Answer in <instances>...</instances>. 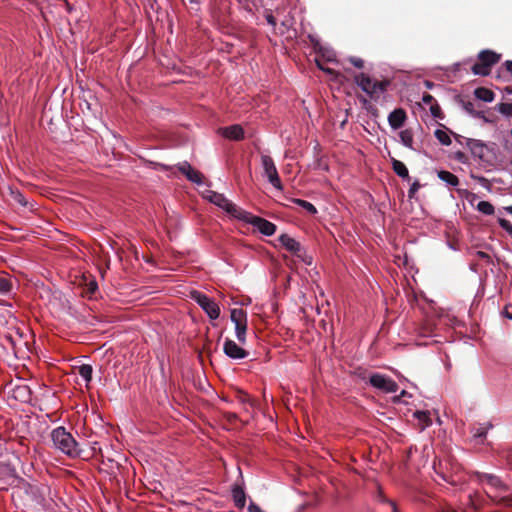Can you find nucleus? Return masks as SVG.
Here are the masks:
<instances>
[{
    "label": "nucleus",
    "mask_w": 512,
    "mask_h": 512,
    "mask_svg": "<svg viewBox=\"0 0 512 512\" xmlns=\"http://www.w3.org/2000/svg\"><path fill=\"white\" fill-rule=\"evenodd\" d=\"M51 440L56 449L69 457L81 454L78 442L64 426H58L51 431Z\"/></svg>",
    "instance_id": "1"
},
{
    "label": "nucleus",
    "mask_w": 512,
    "mask_h": 512,
    "mask_svg": "<svg viewBox=\"0 0 512 512\" xmlns=\"http://www.w3.org/2000/svg\"><path fill=\"white\" fill-rule=\"evenodd\" d=\"M204 198L237 220L243 211L242 208L238 207L222 193L213 190H206Z\"/></svg>",
    "instance_id": "2"
},
{
    "label": "nucleus",
    "mask_w": 512,
    "mask_h": 512,
    "mask_svg": "<svg viewBox=\"0 0 512 512\" xmlns=\"http://www.w3.org/2000/svg\"><path fill=\"white\" fill-rule=\"evenodd\" d=\"M238 220L253 226L259 233L264 236H273L277 230V226L273 222H270L263 217L253 215L252 213L245 210L242 211Z\"/></svg>",
    "instance_id": "3"
},
{
    "label": "nucleus",
    "mask_w": 512,
    "mask_h": 512,
    "mask_svg": "<svg viewBox=\"0 0 512 512\" xmlns=\"http://www.w3.org/2000/svg\"><path fill=\"white\" fill-rule=\"evenodd\" d=\"M191 299L206 313L210 320H217L221 310L214 299L203 292L193 290L190 293Z\"/></svg>",
    "instance_id": "4"
},
{
    "label": "nucleus",
    "mask_w": 512,
    "mask_h": 512,
    "mask_svg": "<svg viewBox=\"0 0 512 512\" xmlns=\"http://www.w3.org/2000/svg\"><path fill=\"white\" fill-rule=\"evenodd\" d=\"M368 383L384 393H395L398 390V384L390 376L378 372L369 376Z\"/></svg>",
    "instance_id": "5"
},
{
    "label": "nucleus",
    "mask_w": 512,
    "mask_h": 512,
    "mask_svg": "<svg viewBox=\"0 0 512 512\" xmlns=\"http://www.w3.org/2000/svg\"><path fill=\"white\" fill-rule=\"evenodd\" d=\"M261 164L264 170V176L268 182L277 190H283V185L275 166L274 160L268 155L261 156Z\"/></svg>",
    "instance_id": "6"
},
{
    "label": "nucleus",
    "mask_w": 512,
    "mask_h": 512,
    "mask_svg": "<svg viewBox=\"0 0 512 512\" xmlns=\"http://www.w3.org/2000/svg\"><path fill=\"white\" fill-rule=\"evenodd\" d=\"M473 475L480 485L486 484L491 489H493L495 491H499V492L507 490L506 483L499 476H497L495 474L475 471L473 473Z\"/></svg>",
    "instance_id": "7"
},
{
    "label": "nucleus",
    "mask_w": 512,
    "mask_h": 512,
    "mask_svg": "<svg viewBox=\"0 0 512 512\" xmlns=\"http://www.w3.org/2000/svg\"><path fill=\"white\" fill-rule=\"evenodd\" d=\"M239 479L231 486V495L235 506L243 509L246 505L247 494L245 492L244 478L241 469L238 467Z\"/></svg>",
    "instance_id": "8"
},
{
    "label": "nucleus",
    "mask_w": 512,
    "mask_h": 512,
    "mask_svg": "<svg viewBox=\"0 0 512 512\" xmlns=\"http://www.w3.org/2000/svg\"><path fill=\"white\" fill-rule=\"evenodd\" d=\"M224 354L233 360H242L248 357L249 352L238 345L235 341L226 338L223 344Z\"/></svg>",
    "instance_id": "9"
},
{
    "label": "nucleus",
    "mask_w": 512,
    "mask_h": 512,
    "mask_svg": "<svg viewBox=\"0 0 512 512\" xmlns=\"http://www.w3.org/2000/svg\"><path fill=\"white\" fill-rule=\"evenodd\" d=\"M178 170L186 177V179L196 185L203 184V175L194 169L187 161L178 164Z\"/></svg>",
    "instance_id": "10"
},
{
    "label": "nucleus",
    "mask_w": 512,
    "mask_h": 512,
    "mask_svg": "<svg viewBox=\"0 0 512 512\" xmlns=\"http://www.w3.org/2000/svg\"><path fill=\"white\" fill-rule=\"evenodd\" d=\"M219 134L224 138L233 141H240L245 137V131L239 124H233L227 127H221L218 130Z\"/></svg>",
    "instance_id": "11"
},
{
    "label": "nucleus",
    "mask_w": 512,
    "mask_h": 512,
    "mask_svg": "<svg viewBox=\"0 0 512 512\" xmlns=\"http://www.w3.org/2000/svg\"><path fill=\"white\" fill-rule=\"evenodd\" d=\"M278 241L288 252L292 253L294 256H300V252H302L303 247L296 239L286 233H283L278 237Z\"/></svg>",
    "instance_id": "12"
},
{
    "label": "nucleus",
    "mask_w": 512,
    "mask_h": 512,
    "mask_svg": "<svg viewBox=\"0 0 512 512\" xmlns=\"http://www.w3.org/2000/svg\"><path fill=\"white\" fill-rule=\"evenodd\" d=\"M407 120L406 111L403 108H395L388 115V123L392 130L402 128Z\"/></svg>",
    "instance_id": "13"
},
{
    "label": "nucleus",
    "mask_w": 512,
    "mask_h": 512,
    "mask_svg": "<svg viewBox=\"0 0 512 512\" xmlns=\"http://www.w3.org/2000/svg\"><path fill=\"white\" fill-rule=\"evenodd\" d=\"M477 59L485 66L492 68L500 61L501 54L491 49H483L478 53Z\"/></svg>",
    "instance_id": "14"
},
{
    "label": "nucleus",
    "mask_w": 512,
    "mask_h": 512,
    "mask_svg": "<svg viewBox=\"0 0 512 512\" xmlns=\"http://www.w3.org/2000/svg\"><path fill=\"white\" fill-rule=\"evenodd\" d=\"M376 500L382 507L383 512H402L399 504L388 498L382 491H379L376 495Z\"/></svg>",
    "instance_id": "15"
},
{
    "label": "nucleus",
    "mask_w": 512,
    "mask_h": 512,
    "mask_svg": "<svg viewBox=\"0 0 512 512\" xmlns=\"http://www.w3.org/2000/svg\"><path fill=\"white\" fill-rule=\"evenodd\" d=\"M466 147L470 150L473 157L482 160L484 158L485 142L478 139H466Z\"/></svg>",
    "instance_id": "16"
},
{
    "label": "nucleus",
    "mask_w": 512,
    "mask_h": 512,
    "mask_svg": "<svg viewBox=\"0 0 512 512\" xmlns=\"http://www.w3.org/2000/svg\"><path fill=\"white\" fill-rule=\"evenodd\" d=\"M11 393H12V397L15 400L20 401L22 403L29 402L31 399V396H32V391H31L30 387L26 384L16 385L12 389Z\"/></svg>",
    "instance_id": "17"
},
{
    "label": "nucleus",
    "mask_w": 512,
    "mask_h": 512,
    "mask_svg": "<svg viewBox=\"0 0 512 512\" xmlns=\"http://www.w3.org/2000/svg\"><path fill=\"white\" fill-rule=\"evenodd\" d=\"M308 39L316 52L321 53L328 61L333 60L334 52L330 48L324 47L317 36L309 34Z\"/></svg>",
    "instance_id": "18"
},
{
    "label": "nucleus",
    "mask_w": 512,
    "mask_h": 512,
    "mask_svg": "<svg viewBox=\"0 0 512 512\" xmlns=\"http://www.w3.org/2000/svg\"><path fill=\"white\" fill-rule=\"evenodd\" d=\"M437 177L445 183L448 187H458L460 180L459 178L453 174L452 172L444 169H436L435 170Z\"/></svg>",
    "instance_id": "19"
},
{
    "label": "nucleus",
    "mask_w": 512,
    "mask_h": 512,
    "mask_svg": "<svg viewBox=\"0 0 512 512\" xmlns=\"http://www.w3.org/2000/svg\"><path fill=\"white\" fill-rule=\"evenodd\" d=\"M390 82L386 79L381 81H373L371 83L370 93L368 96L372 99L377 101L380 97L381 93H385L387 91V88L389 86Z\"/></svg>",
    "instance_id": "20"
},
{
    "label": "nucleus",
    "mask_w": 512,
    "mask_h": 512,
    "mask_svg": "<svg viewBox=\"0 0 512 512\" xmlns=\"http://www.w3.org/2000/svg\"><path fill=\"white\" fill-rule=\"evenodd\" d=\"M391 165H392V169H393L394 173L398 177H400L403 181L410 182L411 177L409 175L408 168L404 162H402L398 159H395V158H391Z\"/></svg>",
    "instance_id": "21"
},
{
    "label": "nucleus",
    "mask_w": 512,
    "mask_h": 512,
    "mask_svg": "<svg viewBox=\"0 0 512 512\" xmlns=\"http://www.w3.org/2000/svg\"><path fill=\"white\" fill-rule=\"evenodd\" d=\"M354 82L356 85L367 95L370 93L371 83L372 79L368 74L365 73H359L354 77Z\"/></svg>",
    "instance_id": "22"
},
{
    "label": "nucleus",
    "mask_w": 512,
    "mask_h": 512,
    "mask_svg": "<svg viewBox=\"0 0 512 512\" xmlns=\"http://www.w3.org/2000/svg\"><path fill=\"white\" fill-rule=\"evenodd\" d=\"M474 96L476 99L483 101L485 103H491L494 101L495 93L486 87H477L474 92Z\"/></svg>",
    "instance_id": "23"
},
{
    "label": "nucleus",
    "mask_w": 512,
    "mask_h": 512,
    "mask_svg": "<svg viewBox=\"0 0 512 512\" xmlns=\"http://www.w3.org/2000/svg\"><path fill=\"white\" fill-rule=\"evenodd\" d=\"M492 428L493 425L490 422L478 424L471 428V433L474 438L479 439L482 442L486 438L488 431Z\"/></svg>",
    "instance_id": "24"
},
{
    "label": "nucleus",
    "mask_w": 512,
    "mask_h": 512,
    "mask_svg": "<svg viewBox=\"0 0 512 512\" xmlns=\"http://www.w3.org/2000/svg\"><path fill=\"white\" fill-rule=\"evenodd\" d=\"M452 131L449 130L447 127L443 128H437L434 131L435 138L444 146H449L452 143L451 135Z\"/></svg>",
    "instance_id": "25"
},
{
    "label": "nucleus",
    "mask_w": 512,
    "mask_h": 512,
    "mask_svg": "<svg viewBox=\"0 0 512 512\" xmlns=\"http://www.w3.org/2000/svg\"><path fill=\"white\" fill-rule=\"evenodd\" d=\"M10 196L16 203H18L22 207H26L29 208V210H33L34 204L28 201L21 191L10 189Z\"/></svg>",
    "instance_id": "26"
},
{
    "label": "nucleus",
    "mask_w": 512,
    "mask_h": 512,
    "mask_svg": "<svg viewBox=\"0 0 512 512\" xmlns=\"http://www.w3.org/2000/svg\"><path fill=\"white\" fill-rule=\"evenodd\" d=\"M399 138L400 143L405 146L406 148H409L411 150H414L413 144H414V138H413V132L411 129H404L399 132Z\"/></svg>",
    "instance_id": "27"
},
{
    "label": "nucleus",
    "mask_w": 512,
    "mask_h": 512,
    "mask_svg": "<svg viewBox=\"0 0 512 512\" xmlns=\"http://www.w3.org/2000/svg\"><path fill=\"white\" fill-rule=\"evenodd\" d=\"M290 201L304 209L310 215H316L318 213L315 205L309 201L300 198H291Z\"/></svg>",
    "instance_id": "28"
},
{
    "label": "nucleus",
    "mask_w": 512,
    "mask_h": 512,
    "mask_svg": "<svg viewBox=\"0 0 512 512\" xmlns=\"http://www.w3.org/2000/svg\"><path fill=\"white\" fill-rule=\"evenodd\" d=\"M78 374L88 385L93 379V367L90 364H81L78 367Z\"/></svg>",
    "instance_id": "29"
},
{
    "label": "nucleus",
    "mask_w": 512,
    "mask_h": 512,
    "mask_svg": "<svg viewBox=\"0 0 512 512\" xmlns=\"http://www.w3.org/2000/svg\"><path fill=\"white\" fill-rule=\"evenodd\" d=\"M414 418L418 419L422 423V430L429 427L432 424L430 412L426 410H416L413 413Z\"/></svg>",
    "instance_id": "30"
},
{
    "label": "nucleus",
    "mask_w": 512,
    "mask_h": 512,
    "mask_svg": "<svg viewBox=\"0 0 512 512\" xmlns=\"http://www.w3.org/2000/svg\"><path fill=\"white\" fill-rule=\"evenodd\" d=\"M235 327V336L237 338V340L242 343V344H245L246 343V332H247V319H245V321H242L241 323H236V325H234Z\"/></svg>",
    "instance_id": "31"
},
{
    "label": "nucleus",
    "mask_w": 512,
    "mask_h": 512,
    "mask_svg": "<svg viewBox=\"0 0 512 512\" xmlns=\"http://www.w3.org/2000/svg\"><path fill=\"white\" fill-rule=\"evenodd\" d=\"M247 319V312L243 309L233 308L230 310V320L236 325V323H241Z\"/></svg>",
    "instance_id": "32"
},
{
    "label": "nucleus",
    "mask_w": 512,
    "mask_h": 512,
    "mask_svg": "<svg viewBox=\"0 0 512 512\" xmlns=\"http://www.w3.org/2000/svg\"><path fill=\"white\" fill-rule=\"evenodd\" d=\"M471 71L474 75L486 77L490 74L491 68L485 66L482 62L478 60L472 67Z\"/></svg>",
    "instance_id": "33"
},
{
    "label": "nucleus",
    "mask_w": 512,
    "mask_h": 512,
    "mask_svg": "<svg viewBox=\"0 0 512 512\" xmlns=\"http://www.w3.org/2000/svg\"><path fill=\"white\" fill-rule=\"evenodd\" d=\"M476 209L487 216L493 215L495 212L494 206L489 202L485 200H481L477 203Z\"/></svg>",
    "instance_id": "34"
},
{
    "label": "nucleus",
    "mask_w": 512,
    "mask_h": 512,
    "mask_svg": "<svg viewBox=\"0 0 512 512\" xmlns=\"http://www.w3.org/2000/svg\"><path fill=\"white\" fill-rule=\"evenodd\" d=\"M454 100L470 116L473 115L475 109H474V104L471 101H465L461 95H456L454 97Z\"/></svg>",
    "instance_id": "35"
},
{
    "label": "nucleus",
    "mask_w": 512,
    "mask_h": 512,
    "mask_svg": "<svg viewBox=\"0 0 512 512\" xmlns=\"http://www.w3.org/2000/svg\"><path fill=\"white\" fill-rule=\"evenodd\" d=\"M13 290V283L7 277H0V294L3 296H9Z\"/></svg>",
    "instance_id": "36"
},
{
    "label": "nucleus",
    "mask_w": 512,
    "mask_h": 512,
    "mask_svg": "<svg viewBox=\"0 0 512 512\" xmlns=\"http://www.w3.org/2000/svg\"><path fill=\"white\" fill-rule=\"evenodd\" d=\"M495 110L506 118L512 117V103L500 102L495 106Z\"/></svg>",
    "instance_id": "37"
},
{
    "label": "nucleus",
    "mask_w": 512,
    "mask_h": 512,
    "mask_svg": "<svg viewBox=\"0 0 512 512\" xmlns=\"http://www.w3.org/2000/svg\"><path fill=\"white\" fill-rule=\"evenodd\" d=\"M470 178L477 181L487 191H489V192L491 191L490 181L487 178H485L484 176L477 175V174L471 172Z\"/></svg>",
    "instance_id": "38"
},
{
    "label": "nucleus",
    "mask_w": 512,
    "mask_h": 512,
    "mask_svg": "<svg viewBox=\"0 0 512 512\" xmlns=\"http://www.w3.org/2000/svg\"><path fill=\"white\" fill-rule=\"evenodd\" d=\"M98 290V284L95 279H91L85 284L84 292L90 297Z\"/></svg>",
    "instance_id": "39"
},
{
    "label": "nucleus",
    "mask_w": 512,
    "mask_h": 512,
    "mask_svg": "<svg viewBox=\"0 0 512 512\" xmlns=\"http://www.w3.org/2000/svg\"><path fill=\"white\" fill-rule=\"evenodd\" d=\"M430 113L434 119H440V120L444 119V114L442 112L440 105L437 103V101L430 106Z\"/></svg>",
    "instance_id": "40"
},
{
    "label": "nucleus",
    "mask_w": 512,
    "mask_h": 512,
    "mask_svg": "<svg viewBox=\"0 0 512 512\" xmlns=\"http://www.w3.org/2000/svg\"><path fill=\"white\" fill-rule=\"evenodd\" d=\"M497 221H498L499 226L503 230H505L512 238V223L504 217H498Z\"/></svg>",
    "instance_id": "41"
},
{
    "label": "nucleus",
    "mask_w": 512,
    "mask_h": 512,
    "mask_svg": "<svg viewBox=\"0 0 512 512\" xmlns=\"http://www.w3.org/2000/svg\"><path fill=\"white\" fill-rule=\"evenodd\" d=\"M421 188V184L420 182L415 179L410 187H409V190H408V198L411 200V199H414L415 198V195L416 193L418 192V190Z\"/></svg>",
    "instance_id": "42"
},
{
    "label": "nucleus",
    "mask_w": 512,
    "mask_h": 512,
    "mask_svg": "<svg viewBox=\"0 0 512 512\" xmlns=\"http://www.w3.org/2000/svg\"><path fill=\"white\" fill-rule=\"evenodd\" d=\"M456 192L461 199L470 200V198H477V195L468 191L467 189L457 188Z\"/></svg>",
    "instance_id": "43"
},
{
    "label": "nucleus",
    "mask_w": 512,
    "mask_h": 512,
    "mask_svg": "<svg viewBox=\"0 0 512 512\" xmlns=\"http://www.w3.org/2000/svg\"><path fill=\"white\" fill-rule=\"evenodd\" d=\"M348 61L356 68L358 69H362L364 68V60L359 58V57H356V56H350L348 58Z\"/></svg>",
    "instance_id": "44"
},
{
    "label": "nucleus",
    "mask_w": 512,
    "mask_h": 512,
    "mask_svg": "<svg viewBox=\"0 0 512 512\" xmlns=\"http://www.w3.org/2000/svg\"><path fill=\"white\" fill-rule=\"evenodd\" d=\"M453 157L455 160H457L458 162L462 163V164H466L467 161H468V158L466 156V154L462 151H455L453 153Z\"/></svg>",
    "instance_id": "45"
},
{
    "label": "nucleus",
    "mask_w": 512,
    "mask_h": 512,
    "mask_svg": "<svg viewBox=\"0 0 512 512\" xmlns=\"http://www.w3.org/2000/svg\"><path fill=\"white\" fill-rule=\"evenodd\" d=\"M297 257L306 265H311L313 262L312 256L308 255L304 249L300 252V256Z\"/></svg>",
    "instance_id": "46"
},
{
    "label": "nucleus",
    "mask_w": 512,
    "mask_h": 512,
    "mask_svg": "<svg viewBox=\"0 0 512 512\" xmlns=\"http://www.w3.org/2000/svg\"><path fill=\"white\" fill-rule=\"evenodd\" d=\"M421 100L424 104L430 106L436 102L435 98L427 92L423 93Z\"/></svg>",
    "instance_id": "47"
},
{
    "label": "nucleus",
    "mask_w": 512,
    "mask_h": 512,
    "mask_svg": "<svg viewBox=\"0 0 512 512\" xmlns=\"http://www.w3.org/2000/svg\"><path fill=\"white\" fill-rule=\"evenodd\" d=\"M404 397H412V394H410L409 392H407L406 390H404V389H403V390L400 392V394H399V395H395V396L393 397V402H394V403H402L401 398H404Z\"/></svg>",
    "instance_id": "48"
},
{
    "label": "nucleus",
    "mask_w": 512,
    "mask_h": 512,
    "mask_svg": "<svg viewBox=\"0 0 512 512\" xmlns=\"http://www.w3.org/2000/svg\"><path fill=\"white\" fill-rule=\"evenodd\" d=\"M476 256L482 260H485L488 264H492L493 261L491 257L484 251H476Z\"/></svg>",
    "instance_id": "49"
},
{
    "label": "nucleus",
    "mask_w": 512,
    "mask_h": 512,
    "mask_svg": "<svg viewBox=\"0 0 512 512\" xmlns=\"http://www.w3.org/2000/svg\"><path fill=\"white\" fill-rule=\"evenodd\" d=\"M247 510L248 512H265L260 508L258 504L253 501H250Z\"/></svg>",
    "instance_id": "50"
},
{
    "label": "nucleus",
    "mask_w": 512,
    "mask_h": 512,
    "mask_svg": "<svg viewBox=\"0 0 512 512\" xmlns=\"http://www.w3.org/2000/svg\"><path fill=\"white\" fill-rule=\"evenodd\" d=\"M265 19L269 25L275 27L277 24L276 18L273 16L271 12H267L265 15Z\"/></svg>",
    "instance_id": "51"
},
{
    "label": "nucleus",
    "mask_w": 512,
    "mask_h": 512,
    "mask_svg": "<svg viewBox=\"0 0 512 512\" xmlns=\"http://www.w3.org/2000/svg\"><path fill=\"white\" fill-rule=\"evenodd\" d=\"M455 141L460 144V145H465L466 146V139H468L467 137H464L460 134H457V133H452Z\"/></svg>",
    "instance_id": "52"
},
{
    "label": "nucleus",
    "mask_w": 512,
    "mask_h": 512,
    "mask_svg": "<svg viewBox=\"0 0 512 512\" xmlns=\"http://www.w3.org/2000/svg\"><path fill=\"white\" fill-rule=\"evenodd\" d=\"M359 101L362 103V105L366 108L367 111H369V109H372V106L370 105L369 101L365 97H363V96L360 97Z\"/></svg>",
    "instance_id": "53"
},
{
    "label": "nucleus",
    "mask_w": 512,
    "mask_h": 512,
    "mask_svg": "<svg viewBox=\"0 0 512 512\" xmlns=\"http://www.w3.org/2000/svg\"><path fill=\"white\" fill-rule=\"evenodd\" d=\"M503 66L505 67L506 71L509 72L512 76V60H506L503 63Z\"/></svg>",
    "instance_id": "54"
},
{
    "label": "nucleus",
    "mask_w": 512,
    "mask_h": 512,
    "mask_svg": "<svg viewBox=\"0 0 512 512\" xmlns=\"http://www.w3.org/2000/svg\"><path fill=\"white\" fill-rule=\"evenodd\" d=\"M485 116L486 115H485L484 111H476V110L474 111V113L472 115V117L478 118V119H483Z\"/></svg>",
    "instance_id": "55"
},
{
    "label": "nucleus",
    "mask_w": 512,
    "mask_h": 512,
    "mask_svg": "<svg viewBox=\"0 0 512 512\" xmlns=\"http://www.w3.org/2000/svg\"><path fill=\"white\" fill-rule=\"evenodd\" d=\"M423 83L428 90H432L435 87V83L430 80H424Z\"/></svg>",
    "instance_id": "56"
},
{
    "label": "nucleus",
    "mask_w": 512,
    "mask_h": 512,
    "mask_svg": "<svg viewBox=\"0 0 512 512\" xmlns=\"http://www.w3.org/2000/svg\"><path fill=\"white\" fill-rule=\"evenodd\" d=\"M503 315H504V317H506L507 319L512 320V312H511V313H510V312H508V306H506V307H505L504 312H503Z\"/></svg>",
    "instance_id": "57"
},
{
    "label": "nucleus",
    "mask_w": 512,
    "mask_h": 512,
    "mask_svg": "<svg viewBox=\"0 0 512 512\" xmlns=\"http://www.w3.org/2000/svg\"><path fill=\"white\" fill-rule=\"evenodd\" d=\"M317 63V66L320 70H322L323 72H326V73H331V69L329 68H325L324 66H322V64H320V62L316 61Z\"/></svg>",
    "instance_id": "58"
},
{
    "label": "nucleus",
    "mask_w": 512,
    "mask_h": 512,
    "mask_svg": "<svg viewBox=\"0 0 512 512\" xmlns=\"http://www.w3.org/2000/svg\"><path fill=\"white\" fill-rule=\"evenodd\" d=\"M447 247L453 251H457L458 247L451 241H447Z\"/></svg>",
    "instance_id": "59"
},
{
    "label": "nucleus",
    "mask_w": 512,
    "mask_h": 512,
    "mask_svg": "<svg viewBox=\"0 0 512 512\" xmlns=\"http://www.w3.org/2000/svg\"><path fill=\"white\" fill-rule=\"evenodd\" d=\"M0 306L11 308L13 305H12V303H10V302H8L6 300L0 299Z\"/></svg>",
    "instance_id": "60"
},
{
    "label": "nucleus",
    "mask_w": 512,
    "mask_h": 512,
    "mask_svg": "<svg viewBox=\"0 0 512 512\" xmlns=\"http://www.w3.org/2000/svg\"><path fill=\"white\" fill-rule=\"evenodd\" d=\"M469 269H470L472 272L477 273V271H478V265H477V264H475V263H472V264H470V265H469Z\"/></svg>",
    "instance_id": "61"
},
{
    "label": "nucleus",
    "mask_w": 512,
    "mask_h": 512,
    "mask_svg": "<svg viewBox=\"0 0 512 512\" xmlns=\"http://www.w3.org/2000/svg\"><path fill=\"white\" fill-rule=\"evenodd\" d=\"M482 120L485 123H494V121H495L494 118L489 117V116H485Z\"/></svg>",
    "instance_id": "62"
},
{
    "label": "nucleus",
    "mask_w": 512,
    "mask_h": 512,
    "mask_svg": "<svg viewBox=\"0 0 512 512\" xmlns=\"http://www.w3.org/2000/svg\"><path fill=\"white\" fill-rule=\"evenodd\" d=\"M503 92L508 95H512V87H509V86L504 87Z\"/></svg>",
    "instance_id": "63"
},
{
    "label": "nucleus",
    "mask_w": 512,
    "mask_h": 512,
    "mask_svg": "<svg viewBox=\"0 0 512 512\" xmlns=\"http://www.w3.org/2000/svg\"><path fill=\"white\" fill-rule=\"evenodd\" d=\"M503 210L512 215V205L503 207Z\"/></svg>",
    "instance_id": "64"
}]
</instances>
